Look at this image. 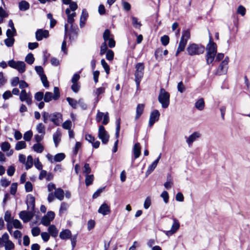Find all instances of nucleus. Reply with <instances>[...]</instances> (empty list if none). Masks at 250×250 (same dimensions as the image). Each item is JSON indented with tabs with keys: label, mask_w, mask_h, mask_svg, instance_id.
<instances>
[{
	"label": "nucleus",
	"mask_w": 250,
	"mask_h": 250,
	"mask_svg": "<svg viewBox=\"0 0 250 250\" xmlns=\"http://www.w3.org/2000/svg\"><path fill=\"white\" fill-rule=\"evenodd\" d=\"M132 23L134 28L139 29L142 26V24L140 21H138L137 18L134 17H132Z\"/></svg>",
	"instance_id": "38"
},
{
	"label": "nucleus",
	"mask_w": 250,
	"mask_h": 250,
	"mask_svg": "<svg viewBox=\"0 0 250 250\" xmlns=\"http://www.w3.org/2000/svg\"><path fill=\"white\" fill-rule=\"evenodd\" d=\"M42 116L43 118V121L44 123H47L49 119H51L52 114H49L48 112L43 111L42 112Z\"/></svg>",
	"instance_id": "45"
},
{
	"label": "nucleus",
	"mask_w": 250,
	"mask_h": 250,
	"mask_svg": "<svg viewBox=\"0 0 250 250\" xmlns=\"http://www.w3.org/2000/svg\"><path fill=\"white\" fill-rule=\"evenodd\" d=\"M104 112H100V111H98L97 112L96 117V120L97 122H98V123L102 121V118H103V117H104Z\"/></svg>",
	"instance_id": "63"
},
{
	"label": "nucleus",
	"mask_w": 250,
	"mask_h": 250,
	"mask_svg": "<svg viewBox=\"0 0 250 250\" xmlns=\"http://www.w3.org/2000/svg\"><path fill=\"white\" fill-rule=\"evenodd\" d=\"M40 232H41V230H40V228L38 227H34L31 230L32 234L34 236H38L40 234Z\"/></svg>",
	"instance_id": "64"
},
{
	"label": "nucleus",
	"mask_w": 250,
	"mask_h": 250,
	"mask_svg": "<svg viewBox=\"0 0 250 250\" xmlns=\"http://www.w3.org/2000/svg\"><path fill=\"white\" fill-rule=\"evenodd\" d=\"M53 95V100H57L60 97V91L58 87H55L54 88V94Z\"/></svg>",
	"instance_id": "56"
},
{
	"label": "nucleus",
	"mask_w": 250,
	"mask_h": 250,
	"mask_svg": "<svg viewBox=\"0 0 250 250\" xmlns=\"http://www.w3.org/2000/svg\"><path fill=\"white\" fill-rule=\"evenodd\" d=\"M160 115V112L157 109L151 112L149 120V125L150 126L153 125L154 124L159 120Z\"/></svg>",
	"instance_id": "15"
},
{
	"label": "nucleus",
	"mask_w": 250,
	"mask_h": 250,
	"mask_svg": "<svg viewBox=\"0 0 250 250\" xmlns=\"http://www.w3.org/2000/svg\"><path fill=\"white\" fill-rule=\"evenodd\" d=\"M112 37V35L110 33V31L109 29H106L104 31L103 34V39L104 40V42H106L108 40Z\"/></svg>",
	"instance_id": "41"
},
{
	"label": "nucleus",
	"mask_w": 250,
	"mask_h": 250,
	"mask_svg": "<svg viewBox=\"0 0 250 250\" xmlns=\"http://www.w3.org/2000/svg\"><path fill=\"white\" fill-rule=\"evenodd\" d=\"M161 197L163 199L164 202L167 204L168 202L169 195L168 193L166 191H164L161 194Z\"/></svg>",
	"instance_id": "55"
},
{
	"label": "nucleus",
	"mask_w": 250,
	"mask_h": 250,
	"mask_svg": "<svg viewBox=\"0 0 250 250\" xmlns=\"http://www.w3.org/2000/svg\"><path fill=\"white\" fill-rule=\"evenodd\" d=\"M43 99L45 102L48 103L50 102L52 99H53V94L50 92H45Z\"/></svg>",
	"instance_id": "40"
},
{
	"label": "nucleus",
	"mask_w": 250,
	"mask_h": 250,
	"mask_svg": "<svg viewBox=\"0 0 250 250\" xmlns=\"http://www.w3.org/2000/svg\"><path fill=\"white\" fill-rule=\"evenodd\" d=\"M173 186V182L171 176L170 175H167V181L164 184L165 188L168 189H169Z\"/></svg>",
	"instance_id": "34"
},
{
	"label": "nucleus",
	"mask_w": 250,
	"mask_h": 250,
	"mask_svg": "<svg viewBox=\"0 0 250 250\" xmlns=\"http://www.w3.org/2000/svg\"><path fill=\"white\" fill-rule=\"evenodd\" d=\"M26 170L31 168L33 165V159L32 156L29 155L27 158V161L25 163Z\"/></svg>",
	"instance_id": "32"
},
{
	"label": "nucleus",
	"mask_w": 250,
	"mask_h": 250,
	"mask_svg": "<svg viewBox=\"0 0 250 250\" xmlns=\"http://www.w3.org/2000/svg\"><path fill=\"white\" fill-rule=\"evenodd\" d=\"M49 32L47 30H43L42 29H38L35 33L36 39L38 41H40L43 38H47L49 37Z\"/></svg>",
	"instance_id": "13"
},
{
	"label": "nucleus",
	"mask_w": 250,
	"mask_h": 250,
	"mask_svg": "<svg viewBox=\"0 0 250 250\" xmlns=\"http://www.w3.org/2000/svg\"><path fill=\"white\" fill-rule=\"evenodd\" d=\"M88 14L85 9H83L80 17V26L83 27L85 24V21L88 17Z\"/></svg>",
	"instance_id": "26"
},
{
	"label": "nucleus",
	"mask_w": 250,
	"mask_h": 250,
	"mask_svg": "<svg viewBox=\"0 0 250 250\" xmlns=\"http://www.w3.org/2000/svg\"><path fill=\"white\" fill-rule=\"evenodd\" d=\"M40 77L43 86L45 87H48L49 86V83L47 81L46 76L43 75L40 76Z\"/></svg>",
	"instance_id": "60"
},
{
	"label": "nucleus",
	"mask_w": 250,
	"mask_h": 250,
	"mask_svg": "<svg viewBox=\"0 0 250 250\" xmlns=\"http://www.w3.org/2000/svg\"><path fill=\"white\" fill-rule=\"evenodd\" d=\"M187 53L190 56L202 54L205 51V47L200 44L194 43L189 44L187 48Z\"/></svg>",
	"instance_id": "2"
},
{
	"label": "nucleus",
	"mask_w": 250,
	"mask_h": 250,
	"mask_svg": "<svg viewBox=\"0 0 250 250\" xmlns=\"http://www.w3.org/2000/svg\"><path fill=\"white\" fill-rule=\"evenodd\" d=\"M114 58V52L111 50H107L106 53V59L108 61H112Z\"/></svg>",
	"instance_id": "51"
},
{
	"label": "nucleus",
	"mask_w": 250,
	"mask_h": 250,
	"mask_svg": "<svg viewBox=\"0 0 250 250\" xmlns=\"http://www.w3.org/2000/svg\"><path fill=\"white\" fill-rule=\"evenodd\" d=\"M26 146V144L24 141L18 142L15 146V149L19 150L21 149L25 148Z\"/></svg>",
	"instance_id": "42"
},
{
	"label": "nucleus",
	"mask_w": 250,
	"mask_h": 250,
	"mask_svg": "<svg viewBox=\"0 0 250 250\" xmlns=\"http://www.w3.org/2000/svg\"><path fill=\"white\" fill-rule=\"evenodd\" d=\"M54 212L50 211L44 215L41 220V223L44 226H48L50 225L51 222L53 220L55 217Z\"/></svg>",
	"instance_id": "10"
},
{
	"label": "nucleus",
	"mask_w": 250,
	"mask_h": 250,
	"mask_svg": "<svg viewBox=\"0 0 250 250\" xmlns=\"http://www.w3.org/2000/svg\"><path fill=\"white\" fill-rule=\"evenodd\" d=\"M49 235L53 237H56L58 234V230L54 225H50L48 228Z\"/></svg>",
	"instance_id": "24"
},
{
	"label": "nucleus",
	"mask_w": 250,
	"mask_h": 250,
	"mask_svg": "<svg viewBox=\"0 0 250 250\" xmlns=\"http://www.w3.org/2000/svg\"><path fill=\"white\" fill-rule=\"evenodd\" d=\"M217 44L212 41L211 36L206 46L207 54L206 55V62L208 64H211L215 59L217 53Z\"/></svg>",
	"instance_id": "1"
},
{
	"label": "nucleus",
	"mask_w": 250,
	"mask_h": 250,
	"mask_svg": "<svg viewBox=\"0 0 250 250\" xmlns=\"http://www.w3.org/2000/svg\"><path fill=\"white\" fill-rule=\"evenodd\" d=\"M35 204V199L33 196L29 194L27 196L26 205L27 209L34 211Z\"/></svg>",
	"instance_id": "16"
},
{
	"label": "nucleus",
	"mask_w": 250,
	"mask_h": 250,
	"mask_svg": "<svg viewBox=\"0 0 250 250\" xmlns=\"http://www.w3.org/2000/svg\"><path fill=\"white\" fill-rule=\"evenodd\" d=\"M229 61V59L228 57H226L225 59L221 62L220 65L219 66L217 73L219 75H222L223 74H225L228 70V62Z\"/></svg>",
	"instance_id": "11"
},
{
	"label": "nucleus",
	"mask_w": 250,
	"mask_h": 250,
	"mask_svg": "<svg viewBox=\"0 0 250 250\" xmlns=\"http://www.w3.org/2000/svg\"><path fill=\"white\" fill-rule=\"evenodd\" d=\"M8 65L11 68L17 69L21 73L25 70V63L22 61L16 62L14 60H11L8 62Z\"/></svg>",
	"instance_id": "6"
},
{
	"label": "nucleus",
	"mask_w": 250,
	"mask_h": 250,
	"mask_svg": "<svg viewBox=\"0 0 250 250\" xmlns=\"http://www.w3.org/2000/svg\"><path fill=\"white\" fill-rule=\"evenodd\" d=\"M13 227L16 229H21L22 228V225L21 222L17 219H14L12 221Z\"/></svg>",
	"instance_id": "50"
},
{
	"label": "nucleus",
	"mask_w": 250,
	"mask_h": 250,
	"mask_svg": "<svg viewBox=\"0 0 250 250\" xmlns=\"http://www.w3.org/2000/svg\"><path fill=\"white\" fill-rule=\"evenodd\" d=\"M107 47L106 42H104L101 46L100 54L102 55L104 54L105 52L106 53V51L107 50Z\"/></svg>",
	"instance_id": "57"
},
{
	"label": "nucleus",
	"mask_w": 250,
	"mask_h": 250,
	"mask_svg": "<svg viewBox=\"0 0 250 250\" xmlns=\"http://www.w3.org/2000/svg\"><path fill=\"white\" fill-rule=\"evenodd\" d=\"M33 136V133L32 131L29 130L25 132L23 135V139L26 141H30L32 137Z\"/></svg>",
	"instance_id": "49"
},
{
	"label": "nucleus",
	"mask_w": 250,
	"mask_h": 250,
	"mask_svg": "<svg viewBox=\"0 0 250 250\" xmlns=\"http://www.w3.org/2000/svg\"><path fill=\"white\" fill-rule=\"evenodd\" d=\"M195 107L199 110H202L205 107V103L203 98L199 99L195 104Z\"/></svg>",
	"instance_id": "31"
},
{
	"label": "nucleus",
	"mask_w": 250,
	"mask_h": 250,
	"mask_svg": "<svg viewBox=\"0 0 250 250\" xmlns=\"http://www.w3.org/2000/svg\"><path fill=\"white\" fill-rule=\"evenodd\" d=\"M25 189L26 192H30L32 191L33 185L30 182H27L25 184Z\"/></svg>",
	"instance_id": "62"
},
{
	"label": "nucleus",
	"mask_w": 250,
	"mask_h": 250,
	"mask_svg": "<svg viewBox=\"0 0 250 250\" xmlns=\"http://www.w3.org/2000/svg\"><path fill=\"white\" fill-rule=\"evenodd\" d=\"M19 8L21 11H25L29 9V4L26 1L22 0L19 3Z\"/></svg>",
	"instance_id": "33"
},
{
	"label": "nucleus",
	"mask_w": 250,
	"mask_h": 250,
	"mask_svg": "<svg viewBox=\"0 0 250 250\" xmlns=\"http://www.w3.org/2000/svg\"><path fill=\"white\" fill-rule=\"evenodd\" d=\"M4 220L7 222V223H9L11 220V212L9 210H7L5 212L4 216Z\"/></svg>",
	"instance_id": "59"
},
{
	"label": "nucleus",
	"mask_w": 250,
	"mask_h": 250,
	"mask_svg": "<svg viewBox=\"0 0 250 250\" xmlns=\"http://www.w3.org/2000/svg\"><path fill=\"white\" fill-rule=\"evenodd\" d=\"M104 91H105V87H104V86L97 88L95 90H94L93 94H94V96L96 97V103H97L99 101V96L101 94H103L104 92Z\"/></svg>",
	"instance_id": "25"
},
{
	"label": "nucleus",
	"mask_w": 250,
	"mask_h": 250,
	"mask_svg": "<svg viewBox=\"0 0 250 250\" xmlns=\"http://www.w3.org/2000/svg\"><path fill=\"white\" fill-rule=\"evenodd\" d=\"M144 109V104H138L136 107V113L135 117V120H138L143 114Z\"/></svg>",
	"instance_id": "29"
},
{
	"label": "nucleus",
	"mask_w": 250,
	"mask_h": 250,
	"mask_svg": "<svg viewBox=\"0 0 250 250\" xmlns=\"http://www.w3.org/2000/svg\"><path fill=\"white\" fill-rule=\"evenodd\" d=\"M14 42V39L12 37H8L4 40V43L5 45L8 47L12 46L13 45Z\"/></svg>",
	"instance_id": "48"
},
{
	"label": "nucleus",
	"mask_w": 250,
	"mask_h": 250,
	"mask_svg": "<svg viewBox=\"0 0 250 250\" xmlns=\"http://www.w3.org/2000/svg\"><path fill=\"white\" fill-rule=\"evenodd\" d=\"M1 149L4 151L6 152L9 150L11 146L10 144L7 142H4L1 143Z\"/></svg>",
	"instance_id": "44"
},
{
	"label": "nucleus",
	"mask_w": 250,
	"mask_h": 250,
	"mask_svg": "<svg viewBox=\"0 0 250 250\" xmlns=\"http://www.w3.org/2000/svg\"><path fill=\"white\" fill-rule=\"evenodd\" d=\"M35 59L34 58L33 55L31 53L28 54L25 57V62L29 64H32L34 62Z\"/></svg>",
	"instance_id": "46"
},
{
	"label": "nucleus",
	"mask_w": 250,
	"mask_h": 250,
	"mask_svg": "<svg viewBox=\"0 0 250 250\" xmlns=\"http://www.w3.org/2000/svg\"><path fill=\"white\" fill-rule=\"evenodd\" d=\"M200 137V134L197 132H194L191 134L188 137H186V142L190 146L192 145L193 142H194L197 138Z\"/></svg>",
	"instance_id": "18"
},
{
	"label": "nucleus",
	"mask_w": 250,
	"mask_h": 250,
	"mask_svg": "<svg viewBox=\"0 0 250 250\" xmlns=\"http://www.w3.org/2000/svg\"><path fill=\"white\" fill-rule=\"evenodd\" d=\"M91 168L89 165L87 163L84 164L83 168V172L85 174V175H88L91 172Z\"/></svg>",
	"instance_id": "58"
},
{
	"label": "nucleus",
	"mask_w": 250,
	"mask_h": 250,
	"mask_svg": "<svg viewBox=\"0 0 250 250\" xmlns=\"http://www.w3.org/2000/svg\"><path fill=\"white\" fill-rule=\"evenodd\" d=\"M44 146L41 143H37L32 146L33 150L38 153H41L44 150Z\"/></svg>",
	"instance_id": "30"
},
{
	"label": "nucleus",
	"mask_w": 250,
	"mask_h": 250,
	"mask_svg": "<svg viewBox=\"0 0 250 250\" xmlns=\"http://www.w3.org/2000/svg\"><path fill=\"white\" fill-rule=\"evenodd\" d=\"M28 211H21L19 213L20 218L25 223L30 221L34 216V211L27 209Z\"/></svg>",
	"instance_id": "9"
},
{
	"label": "nucleus",
	"mask_w": 250,
	"mask_h": 250,
	"mask_svg": "<svg viewBox=\"0 0 250 250\" xmlns=\"http://www.w3.org/2000/svg\"><path fill=\"white\" fill-rule=\"evenodd\" d=\"M101 64L104 68L106 73L108 75L109 73L110 67L104 59L101 60Z\"/></svg>",
	"instance_id": "47"
},
{
	"label": "nucleus",
	"mask_w": 250,
	"mask_h": 250,
	"mask_svg": "<svg viewBox=\"0 0 250 250\" xmlns=\"http://www.w3.org/2000/svg\"><path fill=\"white\" fill-rule=\"evenodd\" d=\"M50 121L56 125H59L62 121V115L59 112H55L52 114Z\"/></svg>",
	"instance_id": "17"
},
{
	"label": "nucleus",
	"mask_w": 250,
	"mask_h": 250,
	"mask_svg": "<svg viewBox=\"0 0 250 250\" xmlns=\"http://www.w3.org/2000/svg\"><path fill=\"white\" fill-rule=\"evenodd\" d=\"M158 100L161 104L162 107L164 108H167L170 103V94L165 89L162 88L160 89Z\"/></svg>",
	"instance_id": "4"
},
{
	"label": "nucleus",
	"mask_w": 250,
	"mask_h": 250,
	"mask_svg": "<svg viewBox=\"0 0 250 250\" xmlns=\"http://www.w3.org/2000/svg\"><path fill=\"white\" fill-rule=\"evenodd\" d=\"M98 212L103 215L108 214L110 212V207L106 204H103L99 208Z\"/></svg>",
	"instance_id": "19"
},
{
	"label": "nucleus",
	"mask_w": 250,
	"mask_h": 250,
	"mask_svg": "<svg viewBox=\"0 0 250 250\" xmlns=\"http://www.w3.org/2000/svg\"><path fill=\"white\" fill-rule=\"evenodd\" d=\"M169 41V38L168 36L164 35L161 38V42L164 46L167 45Z\"/></svg>",
	"instance_id": "52"
},
{
	"label": "nucleus",
	"mask_w": 250,
	"mask_h": 250,
	"mask_svg": "<svg viewBox=\"0 0 250 250\" xmlns=\"http://www.w3.org/2000/svg\"><path fill=\"white\" fill-rule=\"evenodd\" d=\"M65 13L67 15V22L71 24V26H72V24L74 21V18L76 16V14L75 12L70 13V9L67 8L65 10Z\"/></svg>",
	"instance_id": "20"
},
{
	"label": "nucleus",
	"mask_w": 250,
	"mask_h": 250,
	"mask_svg": "<svg viewBox=\"0 0 250 250\" xmlns=\"http://www.w3.org/2000/svg\"><path fill=\"white\" fill-rule=\"evenodd\" d=\"M94 180V176L93 174L85 175V183L87 186L92 184Z\"/></svg>",
	"instance_id": "39"
},
{
	"label": "nucleus",
	"mask_w": 250,
	"mask_h": 250,
	"mask_svg": "<svg viewBox=\"0 0 250 250\" xmlns=\"http://www.w3.org/2000/svg\"><path fill=\"white\" fill-rule=\"evenodd\" d=\"M5 250H12L15 248L14 244L9 240V237L7 233L5 232L3 234Z\"/></svg>",
	"instance_id": "12"
},
{
	"label": "nucleus",
	"mask_w": 250,
	"mask_h": 250,
	"mask_svg": "<svg viewBox=\"0 0 250 250\" xmlns=\"http://www.w3.org/2000/svg\"><path fill=\"white\" fill-rule=\"evenodd\" d=\"M161 154L160 153L156 160H155L148 167V169L146 172V175L150 174L156 168L157 164L161 158Z\"/></svg>",
	"instance_id": "21"
},
{
	"label": "nucleus",
	"mask_w": 250,
	"mask_h": 250,
	"mask_svg": "<svg viewBox=\"0 0 250 250\" xmlns=\"http://www.w3.org/2000/svg\"><path fill=\"white\" fill-rule=\"evenodd\" d=\"M65 158V155L63 153H59L55 155L54 157L55 162H58L62 161Z\"/></svg>",
	"instance_id": "43"
},
{
	"label": "nucleus",
	"mask_w": 250,
	"mask_h": 250,
	"mask_svg": "<svg viewBox=\"0 0 250 250\" xmlns=\"http://www.w3.org/2000/svg\"><path fill=\"white\" fill-rule=\"evenodd\" d=\"M72 126V123L69 120H67L65 121L62 125V127L67 130L71 129V127Z\"/></svg>",
	"instance_id": "53"
},
{
	"label": "nucleus",
	"mask_w": 250,
	"mask_h": 250,
	"mask_svg": "<svg viewBox=\"0 0 250 250\" xmlns=\"http://www.w3.org/2000/svg\"><path fill=\"white\" fill-rule=\"evenodd\" d=\"M98 137L101 140L102 143L104 144H106L108 142L109 135L103 125L99 126Z\"/></svg>",
	"instance_id": "7"
},
{
	"label": "nucleus",
	"mask_w": 250,
	"mask_h": 250,
	"mask_svg": "<svg viewBox=\"0 0 250 250\" xmlns=\"http://www.w3.org/2000/svg\"><path fill=\"white\" fill-rule=\"evenodd\" d=\"M190 33L188 30H186L182 32V35L177 48L176 56H177L179 53L184 51L188 40L190 39Z\"/></svg>",
	"instance_id": "3"
},
{
	"label": "nucleus",
	"mask_w": 250,
	"mask_h": 250,
	"mask_svg": "<svg viewBox=\"0 0 250 250\" xmlns=\"http://www.w3.org/2000/svg\"><path fill=\"white\" fill-rule=\"evenodd\" d=\"M144 64L143 63L139 62L137 63L136 64L135 68L136 71L135 73V83H136V85L137 88L139 87L140 85V83L142 80V78L144 75Z\"/></svg>",
	"instance_id": "5"
},
{
	"label": "nucleus",
	"mask_w": 250,
	"mask_h": 250,
	"mask_svg": "<svg viewBox=\"0 0 250 250\" xmlns=\"http://www.w3.org/2000/svg\"><path fill=\"white\" fill-rule=\"evenodd\" d=\"M61 135L62 134L59 129H57L56 131L53 134V141L56 147L58 146V144L61 141Z\"/></svg>",
	"instance_id": "23"
},
{
	"label": "nucleus",
	"mask_w": 250,
	"mask_h": 250,
	"mask_svg": "<svg viewBox=\"0 0 250 250\" xmlns=\"http://www.w3.org/2000/svg\"><path fill=\"white\" fill-rule=\"evenodd\" d=\"M34 166L38 170H42V165L40 162L38 158H36L34 160Z\"/></svg>",
	"instance_id": "54"
},
{
	"label": "nucleus",
	"mask_w": 250,
	"mask_h": 250,
	"mask_svg": "<svg viewBox=\"0 0 250 250\" xmlns=\"http://www.w3.org/2000/svg\"><path fill=\"white\" fill-rule=\"evenodd\" d=\"M36 129L37 131L40 134H45V126L43 125L42 123H40L38 124L36 127Z\"/></svg>",
	"instance_id": "35"
},
{
	"label": "nucleus",
	"mask_w": 250,
	"mask_h": 250,
	"mask_svg": "<svg viewBox=\"0 0 250 250\" xmlns=\"http://www.w3.org/2000/svg\"><path fill=\"white\" fill-rule=\"evenodd\" d=\"M69 205L65 202H62L61 204L59 213L60 214H63L68 208Z\"/></svg>",
	"instance_id": "36"
},
{
	"label": "nucleus",
	"mask_w": 250,
	"mask_h": 250,
	"mask_svg": "<svg viewBox=\"0 0 250 250\" xmlns=\"http://www.w3.org/2000/svg\"><path fill=\"white\" fill-rule=\"evenodd\" d=\"M54 195L58 200L62 201L64 196V191L61 188H57L55 190Z\"/></svg>",
	"instance_id": "27"
},
{
	"label": "nucleus",
	"mask_w": 250,
	"mask_h": 250,
	"mask_svg": "<svg viewBox=\"0 0 250 250\" xmlns=\"http://www.w3.org/2000/svg\"><path fill=\"white\" fill-rule=\"evenodd\" d=\"M19 98L21 101L25 102L28 105L32 104V96L30 92H26L25 90H22Z\"/></svg>",
	"instance_id": "8"
},
{
	"label": "nucleus",
	"mask_w": 250,
	"mask_h": 250,
	"mask_svg": "<svg viewBox=\"0 0 250 250\" xmlns=\"http://www.w3.org/2000/svg\"><path fill=\"white\" fill-rule=\"evenodd\" d=\"M71 236V232L70 230L68 229L62 230L60 233V238L63 240L69 239Z\"/></svg>",
	"instance_id": "28"
},
{
	"label": "nucleus",
	"mask_w": 250,
	"mask_h": 250,
	"mask_svg": "<svg viewBox=\"0 0 250 250\" xmlns=\"http://www.w3.org/2000/svg\"><path fill=\"white\" fill-rule=\"evenodd\" d=\"M133 154L134 156V160L138 158L141 155V146L139 143L135 144L133 148Z\"/></svg>",
	"instance_id": "22"
},
{
	"label": "nucleus",
	"mask_w": 250,
	"mask_h": 250,
	"mask_svg": "<svg viewBox=\"0 0 250 250\" xmlns=\"http://www.w3.org/2000/svg\"><path fill=\"white\" fill-rule=\"evenodd\" d=\"M43 97V93L42 92H38L35 94V99L37 101H42Z\"/></svg>",
	"instance_id": "61"
},
{
	"label": "nucleus",
	"mask_w": 250,
	"mask_h": 250,
	"mask_svg": "<svg viewBox=\"0 0 250 250\" xmlns=\"http://www.w3.org/2000/svg\"><path fill=\"white\" fill-rule=\"evenodd\" d=\"M173 221L170 230L166 232V234L167 236H170L175 233L180 228V223L177 219L174 218H173Z\"/></svg>",
	"instance_id": "14"
},
{
	"label": "nucleus",
	"mask_w": 250,
	"mask_h": 250,
	"mask_svg": "<svg viewBox=\"0 0 250 250\" xmlns=\"http://www.w3.org/2000/svg\"><path fill=\"white\" fill-rule=\"evenodd\" d=\"M66 100L72 108L75 109L77 108L78 101L70 97L66 98Z\"/></svg>",
	"instance_id": "37"
}]
</instances>
